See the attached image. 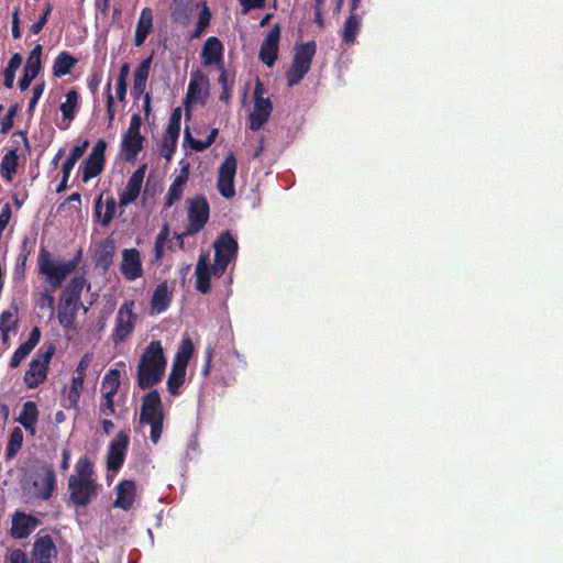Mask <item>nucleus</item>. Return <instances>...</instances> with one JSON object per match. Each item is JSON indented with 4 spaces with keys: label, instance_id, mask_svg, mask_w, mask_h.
<instances>
[{
    "label": "nucleus",
    "instance_id": "1",
    "mask_svg": "<svg viewBox=\"0 0 563 563\" xmlns=\"http://www.w3.org/2000/svg\"><path fill=\"white\" fill-rule=\"evenodd\" d=\"M56 475L51 464L36 462L25 471L21 486L24 493L35 499L46 501L56 490Z\"/></svg>",
    "mask_w": 563,
    "mask_h": 563
},
{
    "label": "nucleus",
    "instance_id": "2",
    "mask_svg": "<svg viewBox=\"0 0 563 563\" xmlns=\"http://www.w3.org/2000/svg\"><path fill=\"white\" fill-rule=\"evenodd\" d=\"M166 358L161 341H152L142 353L137 365V385L141 389L157 385L165 373Z\"/></svg>",
    "mask_w": 563,
    "mask_h": 563
},
{
    "label": "nucleus",
    "instance_id": "3",
    "mask_svg": "<svg viewBox=\"0 0 563 563\" xmlns=\"http://www.w3.org/2000/svg\"><path fill=\"white\" fill-rule=\"evenodd\" d=\"M86 286L87 289H90L85 273H81L70 278L63 288L57 313L58 322L63 328L69 329L73 327L79 308L87 312L88 309L80 301L82 289Z\"/></svg>",
    "mask_w": 563,
    "mask_h": 563
},
{
    "label": "nucleus",
    "instance_id": "4",
    "mask_svg": "<svg viewBox=\"0 0 563 563\" xmlns=\"http://www.w3.org/2000/svg\"><path fill=\"white\" fill-rule=\"evenodd\" d=\"M80 260L81 252L79 251L69 261H55L52 258L51 253L45 247H42L37 257L38 272L45 277V282L52 289L55 290L77 268Z\"/></svg>",
    "mask_w": 563,
    "mask_h": 563
},
{
    "label": "nucleus",
    "instance_id": "5",
    "mask_svg": "<svg viewBox=\"0 0 563 563\" xmlns=\"http://www.w3.org/2000/svg\"><path fill=\"white\" fill-rule=\"evenodd\" d=\"M140 422L151 427L150 438L152 442L156 444L161 439L164 423L162 399L156 389H151L143 396Z\"/></svg>",
    "mask_w": 563,
    "mask_h": 563
},
{
    "label": "nucleus",
    "instance_id": "6",
    "mask_svg": "<svg viewBox=\"0 0 563 563\" xmlns=\"http://www.w3.org/2000/svg\"><path fill=\"white\" fill-rule=\"evenodd\" d=\"M317 45L313 41L300 43L295 47V55L289 69L286 73L288 87L298 85L308 74Z\"/></svg>",
    "mask_w": 563,
    "mask_h": 563
},
{
    "label": "nucleus",
    "instance_id": "7",
    "mask_svg": "<svg viewBox=\"0 0 563 563\" xmlns=\"http://www.w3.org/2000/svg\"><path fill=\"white\" fill-rule=\"evenodd\" d=\"M56 347L53 343L44 345L35 358L29 364V369L24 374V383L27 388H36L47 376L49 362L55 354Z\"/></svg>",
    "mask_w": 563,
    "mask_h": 563
},
{
    "label": "nucleus",
    "instance_id": "8",
    "mask_svg": "<svg viewBox=\"0 0 563 563\" xmlns=\"http://www.w3.org/2000/svg\"><path fill=\"white\" fill-rule=\"evenodd\" d=\"M100 485L95 478L70 475L68 478L69 501L77 507H86L98 495Z\"/></svg>",
    "mask_w": 563,
    "mask_h": 563
},
{
    "label": "nucleus",
    "instance_id": "9",
    "mask_svg": "<svg viewBox=\"0 0 563 563\" xmlns=\"http://www.w3.org/2000/svg\"><path fill=\"white\" fill-rule=\"evenodd\" d=\"M210 207L203 196H197L189 201L188 225L181 236H190L200 232L209 221Z\"/></svg>",
    "mask_w": 563,
    "mask_h": 563
},
{
    "label": "nucleus",
    "instance_id": "10",
    "mask_svg": "<svg viewBox=\"0 0 563 563\" xmlns=\"http://www.w3.org/2000/svg\"><path fill=\"white\" fill-rule=\"evenodd\" d=\"M134 301H125L118 310L115 324L111 334L114 344L124 342L134 331L137 320L133 312Z\"/></svg>",
    "mask_w": 563,
    "mask_h": 563
},
{
    "label": "nucleus",
    "instance_id": "11",
    "mask_svg": "<svg viewBox=\"0 0 563 563\" xmlns=\"http://www.w3.org/2000/svg\"><path fill=\"white\" fill-rule=\"evenodd\" d=\"M236 169L238 163L235 155L230 153L220 164L217 178V189L220 195L227 199H231L235 196L234 179Z\"/></svg>",
    "mask_w": 563,
    "mask_h": 563
},
{
    "label": "nucleus",
    "instance_id": "12",
    "mask_svg": "<svg viewBox=\"0 0 563 563\" xmlns=\"http://www.w3.org/2000/svg\"><path fill=\"white\" fill-rule=\"evenodd\" d=\"M130 445V437L125 431H120L110 441L107 450L108 471L118 472L124 464L125 456Z\"/></svg>",
    "mask_w": 563,
    "mask_h": 563
},
{
    "label": "nucleus",
    "instance_id": "13",
    "mask_svg": "<svg viewBox=\"0 0 563 563\" xmlns=\"http://www.w3.org/2000/svg\"><path fill=\"white\" fill-rule=\"evenodd\" d=\"M181 108L177 107L172 111L167 129L163 135L162 145L159 150L161 156L170 161L176 147L180 133Z\"/></svg>",
    "mask_w": 563,
    "mask_h": 563
},
{
    "label": "nucleus",
    "instance_id": "14",
    "mask_svg": "<svg viewBox=\"0 0 563 563\" xmlns=\"http://www.w3.org/2000/svg\"><path fill=\"white\" fill-rule=\"evenodd\" d=\"M107 148V143L104 140L100 139L93 145L90 154L85 159L82 165V181L87 183L91 178L100 175L104 168V153Z\"/></svg>",
    "mask_w": 563,
    "mask_h": 563
},
{
    "label": "nucleus",
    "instance_id": "15",
    "mask_svg": "<svg viewBox=\"0 0 563 563\" xmlns=\"http://www.w3.org/2000/svg\"><path fill=\"white\" fill-rule=\"evenodd\" d=\"M120 272L129 282L136 280L143 276L141 254L137 249H124L122 251Z\"/></svg>",
    "mask_w": 563,
    "mask_h": 563
},
{
    "label": "nucleus",
    "instance_id": "16",
    "mask_svg": "<svg viewBox=\"0 0 563 563\" xmlns=\"http://www.w3.org/2000/svg\"><path fill=\"white\" fill-rule=\"evenodd\" d=\"M279 38L280 26L275 24L261 44L258 57L268 67H272L277 59Z\"/></svg>",
    "mask_w": 563,
    "mask_h": 563
},
{
    "label": "nucleus",
    "instance_id": "17",
    "mask_svg": "<svg viewBox=\"0 0 563 563\" xmlns=\"http://www.w3.org/2000/svg\"><path fill=\"white\" fill-rule=\"evenodd\" d=\"M145 169L146 165L143 164L130 176L123 192L120 195L119 203L121 207H126L139 198L145 176Z\"/></svg>",
    "mask_w": 563,
    "mask_h": 563
},
{
    "label": "nucleus",
    "instance_id": "18",
    "mask_svg": "<svg viewBox=\"0 0 563 563\" xmlns=\"http://www.w3.org/2000/svg\"><path fill=\"white\" fill-rule=\"evenodd\" d=\"M40 523L36 517L16 511L12 518L11 536L15 539H25Z\"/></svg>",
    "mask_w": 563,
    "mask_h": 563
},
{
    "label": "nucleus",
    "instance_id": "19",
    "mask_svg": "<svg viewBox=\"0 0 563 563\" xmlns=\"http://www.w3.org/2000/svg\"><path fill=\"white\" fill-rule=\"evenodd\" d=\"M273 111V103L269 98L254 100V109L249 115V128L258 131L268 121Z\"/></svg>",
    "mask_w": 563,
    "mask_h": 563
},
{
    "label": "nucleus",
    "instance_id": "20",
    "mask_svg": "<svg viewBox=\"0 0 563 563\" xmlns=\"http://www.w3.org/2000/svg\"><path fill=\"white\" fill-rule=\"evenodd\" d=\"M145 137L142 134L123 133L121 141V154L124 161L133 163L143 150Z\"/></svg>",
    "mask_w": 563,
    "mask_h": 563
},
{
    "label": "nucleus",
    "instance_id": "21",
    "mask_svg": "<svg viewBox=\"0 0 563 563\" xmlns=\"http://www.w3.org/2000/svg\"><path fill=\"white\" fill-rule=\"evenodd\" d=\"M223 45L216 36L208 37L201 49V59L203 65H222Z\"/></svg>",
    "mask_w": 563,
    "mask_h": 563
},
{
    "label": "nucleus",
    "instance_id": "22",
    "mask_svg": "<svg viewBox=\"0 0 563 563\" xmlns=\"http://www.w3.org/2000/svg\"><path fill=\"white\" fill-rule=\"evenodd\" d=\"M117 498L113 503L114 507L122 510H130L133 506L136 493V486L133 481L124 479L121 481L117 487Z\"/></svg>",
    "mask_w": 563,
    "mask_h": 563
},
{
    "label": "nucleus",
    "instance_id": "23",
    "mask_svg": "<svg viewBox=\"0 0 563 563\" xmlns=\"http://www.w3.org/2000/svg\"><path fill=\"white\" fill-rule=\"evenodd\" d=\"M41 339V331L38 327H34L29 335V339L19 345L13 355L11 356L9 366L11 368H16L24 358L33 351V349L38 344Z\"/></svg>",
    "mask_w": 563,
    "mask_h": 563
},
{
    "label": "nucleus",
    "instance_id": "24",
    "mask_svg": "<svg viewBox=\"0 0 563 563\" xmlns=\"http://www.w3.org/2000/svg\"><path fill=\"white\" fill-rule=\"evenodd\" d=\"M196 289L201 294H209L211 289L212 267H209L208 256L201 254L196 265Z\"/></svg>",
    "mask_w": 563,
    "mask_h": 563
},
{
    "label": "nucleus",
    "instance_id": "25",
    "mask_svg": "<svg viewBox=\"0 0 563 563\" xmlns=\"http://www.w3.org/2000/svg\"><path fill=\"white\" fill-rule=\"evenodd\" d=\"M55 552L56 548L52 537L45 534L36 539L32 556L36 563H51V559Z\"/></svg>",
    "mask_w": 563,
    "mask_h": 563
},
{
    "label": "nucleus",
    "instance_id": "26",
    "mask_svg": "<svg viewBox=\"0 0 563 563\" xmlns=\"http://www.w3.org/2000/svg\"><path fill=\"white\" fill-rule=\"evenodd\" d=\"M16 421L31 434L36 433V423L38 421V408L36 402L27 400L23 404L22 410Z\"/></svg>",
    "mask_w": 563,
    "mask_h": 563
},
{
    "label": "nucleus",
    "instance_id": "27",
    "mask_svg": "<svg viewBox=\"0 0 563 563\" xmlns=\"http://www.w3.org/2000/svg\"><path fill=\"white\" fill-rule=\"evenodd\" d=\"M151 63L152 56L143 59L134 71L132 95L135 99L146 93L145 89L150 76Z\"/></svg>",
    "mask_w": 563,
    "mask_h": 563
},
{
    "label": "nucleus",
    "instance_id": "28",
    "mask_svg": "<svg viewBox=\"0 0 563 563\" xmlns=\"http://www.w3.org/2000/svg\"><path fill=\"white\" fill-rule=\"evenodd\" d=\"M153 29V12L150 8H144L139 16L135 34H134V45L140 47L144 44L147 35L152 32Z\"/></svg>",
    "mask_w": 563,
    "mask_h": 563
},
{
    "label": "nucleus",
    "instance_id": "29",
    "mask_svg": "<svg viewBox=\"0 0 563 563\" xmlns=\"http://www.w3.org/2000/svg\"><path fill=\"white\" fill-rule=\"evenodd\" d=\"M188 180V167H184L180 175H178L169 186L167 196L165 198V208H170L178 201L184 192V188Z\"/></svg>",
    "mask_w": 563,
    "mask_h": 563
},
{
    "label": "nucleus",
    "instance_id": "30",
    "mask_svg": "<svg viewBox=\"0 0 563 563\" xmlns=\"http://www.w3.org/2000/svg\"><path fill=\"white\" fill-rule=\"evenodd\" d=\"M172 302V292L168 290V286L166 282H163L156 286L154 289L152 299H151V308L156 313H162L169 307Z\"/></svg>",
    "mask_w": 563,
    "mask_h": 563
},
{
    "label": "nucleus",
    "instance_id": "31",
    "mask_svg": "<svg viewBox=\"0 0 563 563\" xmlns=\"http://www.w3.org/2000/svg\"><path fill=\"white\" fill-rule=\"evenodd\" d=\"M117 201L113 197L106 200L104 212L102 210V195H100L95 202V216L100 220L102 227H109L115 216Z\"/></svg>",
    "mask_w": 563,
    "mask_h": 563
},
{
    "label": "nucleus",
    "instance_id": "32",
    "mask_svg": "<svg viewBox=\"0 0 563 563\" xmlns=\"http://www.w3.org/2000/svg\"><path fill=\"white\" fill-rule=\"evenodd\" d=\"M78 63V59L70 53L64 51L59 53L53 64V75L55 77H63L71 71V68Z\"/></svg>",
    "mask_w": 563,
    "mask_h": 563
},
{
    "label": "nucleus",
    "instance_id": "33",
    "mask_svg": "<svg viewBox=\"0 0 563 563\" xmlns=\"http://www.w3.org/2000/svg\"><path fill=\"white\" fill-rule=\"evenodd\" d=\"M361 21L362 15L357 12H350L342 31V40L345 44L352 45L355 43L356 35L361 29Z\"/></svg>",
    "mask_w": 563,
    "mask_h": 563
},
{
    "label": "nucleus",
    "instance_id": "34",
    "mask_svg": "<svg viewBox=\"0 0 563 563\" xmlns=\"http://www.w3.org/2000/svg\"><path fill=\"white\" fill-rule=\"evenodd\" d=\"M187 367L177 364L172 365V371L167 379V389L172 396H178L180 387L185 382Z\"/></svg>",
    "mask_w": 563,
    "mask_h": 563
},
{
    "label": "nucleus",
    "instance_id": "35",
    "mask_svg": "<svg viewBox=\"0 0 563 563\" xmlns=\"http://www.w3.org/2000/svg\"><path fill=\"white\" fill-rule=\"evenodd\" d=\"M19 165L16 150H10L2 158L0 164V174L7 181H12Z\"/></svg>",
    "mask_w": 563,
    "mask_h": 563
},
{
    "label": "nucleus",
    "instance_id": "36",
    "mask_svg": "<svg viewBox=\"0 0 563 563\" xmlns=\"http://www.w3.org/2000/svg\"><path fill=\"white\" fill-rule=\"evenodd\" d=\"M218 247L222 254L236 257L239 245L230 231L222 232L213 242V249Z\"/></svg>",
    "mask_w": 563,
    "mask_h": 563
},
{
    "label": "nucleus",
    "instance_id": "37",
    "mask_svg": "<svg viewBox=\"0 0 563 563\" xmlns=\"http://www.w3.org/2000/svg\"><path fill=\"white\" fill-rule=\"evenodd\" d=\"M114 243L111 240L102 242L96 254V265L103 269H108L112 264L114 255Z\"/></svg>",
    "mask_w": 563,
    "mask_h": 563
},
{
    "label": "nucleus",
    "instance_id": "38",
    "mask_svg": "<svg viewBox=\"0 0 563 563\" xmlns=\"http://www.w3.org/2000/svg\"><path fill=\"white\" fill-rule=\"evenodd\" d=\"M208 84L203 76H200L198 71L191 75L188 90L185 99V104L188 107L189 103L196 102L202 92V85Z\"/></svg>",
    "mask_w": 563,
    "mask_h": 563
},
{
    "label": "nucleus",
    "instance_id": "39",
    "mask_svg": "<svg viewBox=\"0 0 563 563\" xmlns=\"http://www.w3.org/2000/svg\"><path fill=\"white\" fill-rule=\"evenodd\" d=\"M42 52H43V46L41 44H36L33 47V49L30 52V54L27 56V59H26V63H25V66L23 69L24 71L37 77V75L40 74V71L42 69V62H41Z\"/></svg>",
    "mask_w": 563,
    "mask_h": 563
},
{
    "label": "nucleus",
    "instance_id": "40",
    "mask_svg": "<svg viewBox=\"0 0 563 563\" xmlns=\"http://www.w3.org/2000/svg\"><path fill=\"white\" fill-rule=\"evenodd\" d=\"M192 354L194 343L190 340V338H185L181 340L178 351L174 357L173 364L187 367Z\"/></svg>",
    "mask_w": 563,
    "mask_h": 563
},
{
    "label": "nucleus",
    "instance_id": "41",
    "mask_svg": "<svg viewBox=\"0 0 563 563\" xmlns=\"http://www.w3.org/2000/svg\"><path fill=\"white\" fill-rule=\"evenodd\" d=\"M23 444V432L21 428L15 427L9 437V441L5 449V457L7 460L13 459L16 453L21 450Z\"/></svg>",
    "mask_w": 563,
    "mask_h": 563
},
{
    "label": "nucleus",
    "instance_id": "42",
    "mask_svg": "<svg viewBox=\"0 0 563 563\" xmlns=\"http://www.w3.org/2000/svg\"><path fill=\"white\" fill-rule=\"evenodd\" d=\"M120 387V373L118 369H110L102 379L103 396L114 397Z\"/></svg>",
    "mask_w": 563,
    "mask_h": 563
},
{
    "label": "nucleus",
    "instance_id": "43",
    "mask_svg": "<svg viewBox=\"0 0 563 563\" xmlns=\"http://www.w3.org/2000/svg\"><path fill=\"white\" fill-rule=\"evenodd\" d=\"M78 93L71 89L66 93V101L60 104V111L64 120H73L75 118V110L78 106Z\"/></svg>",
    "mask_w": 563,
    "mask_h": 563
},
{
    "label": "nucleus",
    "instance_id": "44",
    "mask_svg": "<svg viewBox=\"0 0 563 563\" xmlns=\"http://www.w3.org/2000/svg\"><path fill=\"white\" fill-rule=\"evenodd\" d=\"M235 257L229 256L227 254H222L221 251L216 247L214 250V263L212 265V274L217 277H221L227 268L228 265L233 261Z\"/></svg>",
    "mask_w": 563,
    "mask_h": 563
},
{
    "label": "nucleus",
    "instance_id": "45",
    "mask_svg": "<svg viewBox=\"0 0 563 563\" xmlns=\"http://www.w3.org/2000/svg\"><path fill=\"white\" fill-rule=\"evenodd\" d=\"M211 12L207 5L199 12L198 21L190 34V38H198L202 35L207 26L210 24Z\"/></svg>",
    "mask_w": 563,
    "mask_h": 563
},
{
    "label": "nucleus",
    "instance_id": "46",
    "mask_svg": "<svg viewBox=\"0 0 563 563\" xmlns=\"http://www.w3.org/2000/svg\"><path fill=\"white\" fill-rule=\"evenodd\" d=\"M12 311L11 310H4L0 314V328H8V329H16L18 327V306L12 305Z\"/></svg>",
    "mask_w": 563,
    "mask_h": 563
},
{
    "label": "nucleus",
    "instance_id": "47",
    "mask_svg": "<svg viewBox=\"0 0 563 563\" xmlns=\"http://www.w3.org/2000/svg\"><path fill=\"white\" fill-rule=\"evenodd\" d=\"M84 376L76 375L71 378L70 389L68 393V400L76 406L80 398V393L84 388Z\"/></svg>",
    "mask_w": 563,
    "mask_h": 563
},
{
    "label": "nucleus",
    "instance_id": "48",
    "mask_svg": "<svg viewBox=\"0 0 563 563\" xmlns=\"http://www.w3.org/2000/svg\"><path fill=\"white\" fill-rule=\"evenodd\" d=\"M75 477L93 478V465L87 457H81L76 464Z\"/></svg>",
    "mask_w": 563,
    "mask_h": 563
},
{
    "label": "nucleus",
    "instance_id": "49",
    "mask_svg": "<svg viewBox=\"0 0 563 563\" xmlns=\"http://www.w3.org/2000/svg\"><path fill=\"white\" fill-rule=\"evenodd\" d=\"M52 10L53 4L49 2L46 3L38 20L30 26V32L32 34H38L43 30L44 25L47 23L48 15L51 14Z\"/></svg>",
    "mask_w": 563,
    "mask_h": 563
},
{
    "label": "nucleus",
    "instance_id": "50",
    "mask_svg": "<svg viewBox=\"0 0 563 563\" xmlns=\"http://www.w3.org/2000/svg\"><path fill=\"white\" fill-rule=\"evenodd\" d=\"M19 104L11 106L1 122V133L5 134L13 128V119L18 112Z\"/></svg>",
    "mask_w": 563,
    "mask_h": 563
},
{
    "label": "nucleus",
    "instance_id": "51",
    "mask_svg": "<svg viewBox=\"0 0 563 563\" xmlns=\"http://www.w3.org/2000/svg\"><path fill=\"white\" fill-rule=\"evenodd\" d=\"M185 140L188 141L190 148L196 152H203L205 150L210 147L209 142H207L206 140L192 139L188 129L185 131Z\"/></svg>",
    "mask_w": 563,
    "mask_h": 563
},
{
    "label": "nucleus",
    "instance_id": "52",
    "mask_svg": "<svg viewBox=\"0 0 563 563\" xmlns=\"http://www.w3.org/2000/svg\"><path fill=\"white\" fill-rule=\"evenodd\" d=\"M44 87H45V84L44 82H41V84H36L34 87H33V96L32 98L30 99L29 101V107H27V112L30 114H33V111L37 104V101L38 99L42 97L43 92H44Z\"/></svg>",
    "mask_w": 563,
    "mask_h": 563
},
{
    "label": "nucleus",
    "instance_id": "53",
    "mask_svg": "<svg viewBox=\"0 0 563 563\" xmlns=\"http://www.w3.org/2000/svg\"><path fill=\"white\" fill-rule=\"evenodd\" d=\"M89 146V141L84 140L80 144L73 147L69 156L67 158L71 159L74 163H77L79 158L85 154L87 147Z\"/></svg>",
    "mask_w": 563,
    "mask_h": 563
},
{
    "label": "nucleus",
    "instance_id": "54",
    "mask_svg": "<svg viewBox=\"0 0 563 563\" xmlns=\"http://www.w3.org/2000/svg\"><path fill=\"white\" fill-rule=\"evenodd\" d=\"M91 361H92V354L91 353H85L81 356V358H80V361H79V363H78V365L76 367L75 374L79 375V376L86 377V372H87Z\"/></svg>",
    "mask_w": 563,
    "mask_h": 563
},
{
    "label": "nucleus",
    "instance_id": "55",
    "mask_svg": "<svg viewBox=\"0 0 563 563\" xmlns=\"http://www.w3.org/2000/svg\"><path fill=\"white\" fill-rule=\"evenodd\" d=\"M242 7V13L246 14L254 9H263L265 7V0H239Z\"/></svg>",
    "mask_w": 563,
    "mask_h": 563
},
{
    "label": "nucleus",
    "instance_id": "56",
    "mask_svg": "<svg viewBox=\"0 0 563 563\" xmlns=\"http://www.w3.org/2000/svg\"><path fill=\"white\" fill-rule=\"evenodd\" d=\"M100 412H101V415H103L106 417L114 415L115 409H114L113 397L103 396V400L100 404Z\"/></svg>",
    "mask_w": 563,
    "mask_h": 563
},
{
    "label": "nucleus",
    "instance_id": "57",
    "mask_svg": "<svg viewBox=\"0 0 563 563\" xmlns=\"http://www.w3.org/2000/svg\"><path fill=\"white\" fill-rule=\"evenodd\" d=\"M142 119L137 113L132 114L130 119V124L128 130L124 133L129 134H141Z\"/></svg>",
    "mask_w": 563,
    "mask_h": 563
},
{
    "label": "nucleus",
    "instance_id": "58",
    "mask_svg": "<svg viewBox=\"0 0 563 563\" xmlns=\"http://www.w3.org/2000/svg\"><path fill=\"white\" fill-rule=\"evenodd\" d=\"M11 216H12L11 206H10V203H5L2 207V210L0 213V233H2L4 231V229L7 228L9 221L11 219Z\"/></svg>",
    "mask_w": 563,
    "mask_h": 563
},
{
    "label": "nucleus",
    "instance_id": "59",
    "mask_svg": "<svg viewBox=\"0 0 563 563\" xmlns=\"http://www.w3.org/2000/svg\"><path fill=\"white\" fill-rule=\"evenodd\" d=\"M19 13H20V8H15L14 11L12 12V25H11V31H12V36L13 38L18 40L21 37V29H20V18H19Z\"/></svg>",
    "mask_w": 563,
    "mask_h": 563
},
{
    "label": "nucleus",
    "instance_id": "60",
    "mask_svg": "<svg viewBox=\"0 0 563 563\" xmlns=\"http://www.w3.org/2000/svg\"><path fill=\"white\" fill-rule=\"evenodd\" d=\"M102 80V75L99 71H95L90 75L88 79V88L91 90L92 93L97 92L100 84Z\"/></svg>",
    "mask_w": 563,
    "mask_h": 563
},
{
    "label": "nucleus",
    "instance_id": "61",
    "mask_svg": "<svg viewBox=\"0 0 563 563\" xmlns=\"http://www.w3.org/2000/svg\"><path fill=\"white\" fill-rule=\"evenodd\" d=\"M26 262H27V258H25V254L18 255V258L15 262V267H14V274L16 276H20V277L24 276L25 268H26Z\"/></svg>",
    "mask_w": 563,
    "mask_h": 563
},
{
    "label": "nucleus",
    "instance_id": "62",
    "mask_svg": "<svg viewBox=\"0 0 563 563\" xmlns=\"http://www.w3.org/2000/svg\"><path fill=\"white\" fill-rule=\"evenodd\" d=\"M164 251H165V244H161V243H154V249H153V256H152V260H151V263L152 264H158L163 256H164Z\"/></svg>",
    "mask_w": 563,
    "mask_h": 563
},
{
    "label": "nucleus",
    "instance_id": "63",
    "mask_svg": "<svg viewBox=\"0 0 563 563\" xmlns=\"http://www.w3.org/2000/svg\"><path fill=\"white\" fill-rule=\"evenodd\" d=\"M169 234H170L169 225H168V223H164L155 239V242L166 245V243L169 239Z\"/></svg>",
    "mask_w": 563,
    "mask_h": 563
},
{
    "label": "nucleus",
    "instance_id": "64",
    "mask_svg": "<svg viewBox=\"0 0 563 563\" xmlns=\"http://www.w3.org/2000/svg\"><path fill=\"white\" fill-rule=\"evenodd\" d=\"M169 234H170L169 225H168V223H164L155 239V242L166 245V243L169 239Z\"/></svg>",
    "mask_w": 563,
    "mask_h": 563
}]
</instances>
